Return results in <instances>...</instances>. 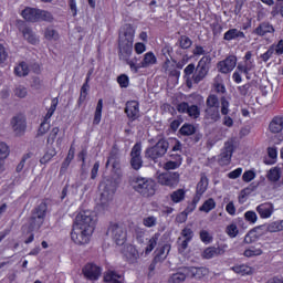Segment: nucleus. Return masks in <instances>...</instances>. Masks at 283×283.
Segmentation results:
<instances>
[{
	"mask_svg": "<svg viewBox=\"0 0 283 283\" xmlns=\"http://www.w3.org/2000/svg\"><path fill=\"white\" fill-rule=\"evenodd\" d=\"M125 114L132 123L140 118V104L137 101H130L126 103Z\"/></svg>",
	"mask_w": 283,
	"mask_h": 283,
	"instance_id": "obj_15",
	"label": "nucleus"
},
{
	"mask_svg": "<svg viewBox=\"0 0 283 283\" xmlns=\"http://www.w3.org/2000/svg\"><path fill=\"white\" fill-rule=\"evenodd\" d=\"M269 129L272 134H280L283 129V117L275 116L269 125Z\"/></svg>",
	"mask_w": 283,
	"mask_h": 283,
	"instance_id": "obj_24",
	"label": "nucleus"
},
{
	"mask_svg": "<svg viewBox=\"0 0 283 283\" xmlns=\"http://www.w3.org/2000/svg\"><path fill=\"white\" fill-rule=\"evenodd\" d=\"M254 178H255V172L252 170H247L242 176L243 182H251V180H253Z\"/></svg>",
	"mask_w": 283,
	"mask_h": 283,
	"instance_id": "obj_64",
	"label": "nucleus"
},
{
	"mask_svg": "<svg viewBox=\"0 0 283 283\" xmlns=\"http://www.w3.org/2000/svg\"><path fill=\"white\" fill-rule=\"evenodd\" d=\"M92 232L91 230H87L85 228H81V226H76L73 223V228L71 231V239L75 244H87L90 242V238H92Z\"/></svg>",
	"mask_w": 283,
	"mask_h": 283,
	"instance_id": "obj_7",
	"label": "nucleus"
},
{
	"mask_svg": "<svg viewBox=\"0 0 283 283\" xmlns=\"http://www.w3.org/2000/svg\"><path fill=\"white\" fill-rule=\"evenodd\" d=\"M167 149H169V142L166 139H159L155 146L148 147L145 150V158H147V160L158 163V159L163 158L165 154H167Z\"/></svg>",
	"mask_w": 283,
	"mask_h": 283,
	"instance_id": "obj_5",
	"label": "nucleus"
},
{
	"mask_svg": "<svg viewBox=\"0 0 283 283\" xmlns=\"http://www.w3.org/2000/svg\"><path fill=\"white\" fill-rule=\"evenodd\" d=\"M226 231L230 238H235L239 233L238 226H235V223L228 226Z\"/></svg>",
	"mask_w": 283,
	"mask_h": 283,
	"instance_id": "obj_59",
	"label": "nucleus"
},
{
	"mask_svg": "<svg viewBox=\"0 0 283 283\" xmlns=\"http://www.w3.org/2000/svg\"><path fill=\"white\" fill-rule=\"evenodd\" d=\"M61 132V129H59V127H53L49 134V137L46 139V145L48 146H53L54 142L56 140V136H59V133Z\"/></svg>",
	"mask_w": 283,
	"mask_h": 283,
	"instance_id": "obj_46",
	"label": "nucleus"
},
{
	"mask_svg": "<svg viewBox=\"0 0 283 283\" xmlns=\"http://www.w3.org/2000/svg\"><path fill=\"white\" fill-rule=\"evenodd\" d=\"M157 59L154 55V52H148L144 55L143 61L140 62V67H150V65H156Z\"/></svg>",
	"mask_w": 283,
	"mask_h": 283,
	"instance_id": "obj_27",
	"label": "nucleus"
},
{
	"mask_svg": "<svg viewBox=\"0 0 283 283\" xmlns=\"http://www.w3.org/2000/svg\"><path fill=\"white\" fill-rule=\"evenodd\" d=\"M44 39L48 41H59V32L52 28H46L44 31Z\"/></svg>",
	"mask_w": 283,
	"mask_h": 283,
	"instance_id": "obj_42",
	"label": "nucleus"
},
{
	"mask_svg": "<svg viewBox=\"0 0 283 283\" xmlns=\"http://www.w3.org/2000/svg\"><path fill=\"white\" fill-rule=\"evenodd\" d=\"M120 280H123V276L114 271H108L104 275V282L123 283V282H120Z\"/></svg>",
	"mask_w": 283,
	"mask_h": 283,
	"instance_id": "obj_30",
	"label": "nucleus"
},
{
	"mask_svg": "<svg viewBox=\"0 0 283 283\" xmlns=\"http://www.w3.org/2000/svg\"><path fill=\"white\" fill-rule=\"evenodd\" d=\"M198 129L192 124H184L181 128L179 129V134L181 136H193Z\"/></svg>",
	"mask_w": 283,
	"mask_h": 283,
	"instance_id": "obj_33",
	"label": "nucleus"
},
{
	"mask_svg": "<svg viewBox=\"0 0 283 283\" xmlns=\"http://www.w3.org/2000/svg\"><path fill=\"white\" fill-rule=\"evenodd\" d=\"M170 198L172 200V202H182V200H185V190L184 189H178L176 191H174L171 195H170Z\"/></svg>",
	"mask_w": 283,
	"mask_h": 283,
	"instance_id": "obj_45",
	"label": "nucleus"
},
{
	"mask_svg": "<svg viewBox=\"0 0 283 283\" xmlns=\"http://www.w3.org/2000/svg\"><path fill=\"white\" fill-rule=\"evenodd\" d=\"M54 156H56V149H54V147L48 148L44 156L40 159L41 165H46V163H50Z\"/></svg>",
	"mask_w": 283,
	"mask_h": 283,
	"instance_id": "obj_37",
	"label": "nucleus"
},
{
	"mask_svg": "<svg viewBox=\"0 0 283 283\" xmlns=\"http://www.w3.org/2000/svg\"><path fill=\"white\" fill-rule=\"evenodd\" d=\"M112 167L113 174H120V156L118 155V148L113 147L106 161V168Z\"/></svg>",
	"mask_w": 283,
	"mask_h": 283,
	"instance_id": "obj_14",
	"label": "nucleus"
},
{
	"mask_svg": "<svg viewBox=\"0 0 283 283\" xmlns=\"http://www.w3.org/2000/svg\"><path fill=\"white\" fill-rule=\"evenodd\" d=\"M187 277H189V276L187 275V272L185 271V268H182V271L174 273L169 277L168 282L169 283H182L187 280Z\"/></svg>",
	"mask_w": 283,
	"mask_h": 283,
	"instance_id": "obj_28",
	"label": "nucleus"
},
{
	"mask_svg": "<svg viewBox=\"0 0 283 283\" xmlns=\"http://www.w3.org/2000/svg\"><path fill=\"white\" fill-rule=\"evenodd\" d=\"M243 255H245V258H253L255 255H262V250L261 249H248L244 251Z\"/></svg>",
	"mask_w": 283,
	"mask_h": 283,
	"instance_id": "obj_62",
	"label": "nucleus"
},
{
	"mask_svg": "<svg viewBox=\"0 0 283 283\" xmlns=\"http://www.w3.org/2000/svg\"><path fill=\"white\" fill-rule=\"evenodd\" d=\"M193 44V42L191 41V39L187 35H181L179 39V45L181 50H189V48H191V45Z\"/></svg>",
	"mask_w": 283,
	"mask_h": 283,
	"instance_id": "obj_47",
	"label": "nucleus"
},
{
	"mask_svg": "<svg viewBox=\"0 0 283 283\" xmlns=\"http://www.w3.org/2000/svg\"><path fill=\"white\" fill-rule=\"evenodd\" d=\"M8 154H10L8 145L6 143H0V171H3V160L8 158Z\"/></svg>",
	"mask_w": 283,
	"mask_h": 283,
	"instance_id": "obj_36",
	"label": "nucleus"
},
{
	"mask_svg": "<svg viewBox=\"0 0 283 283\" xmlns=\"http://www.w3.org/2000/svg\"><path fill=\"white\" fill-rule=\"evenodd\" d=\"M90 74H87V77L85 80V83L81 87L80 98H78V105L82 103H85V98H87V92H90Z\"/></svg>",
	"mask_w": 283,
	"mask_h": 283,
	"instance_id": "obj_29",
	"label": "nucleus"
},
{
	"mask_svg": "<svg viewBox=\"0 0 283 283\" xmlns=\"http://www.w3.org/2000/svg\"><path fill=\"white\" fill-rule=\"evenodd\" d=\"M205 118L207 120H212L213 123H218V120H220V108L207 107L205 109Z\"/></svg>",
	"mask_w": 283,
	"mask_h": 283,
	"instance_id": "obj_26",
	"label": "nucleus"
},
{
	"mask_svg": "<svg viewBox=\"0 0 283 283\" xmlns=\"http://www.w3.org/2000/svg\"><path fill=\"white\" fill-rule=\"evenodd\" d=\"M256 211L261 218H271L273 216V203H261L256 207Z\"/></svg>",
	"mask_w": 283,
	"mask_h": 283,
	"instance_id": "obj_21",
	"label": "nucleus"
},
{
	"mask_svg": "<svg viewBox=\"0 0 283 283\" xmlns=\"http://www.w3.org/2000/svg\"><path fill=\"white\" fill-rule=\"evenodd\" d=\"M157 222H158V219H156V217L154 216L146 217L143 219L144 227H148V228L156 227Z\"/></svg>",
	"mask_w": 283,
	"mask_h": 283,
	"instance_id": "obj_54",
	"label": "nucleus"
},
{
	"mask_svg": "<svg viewBox=\"0 0 283 283\" xmlns=\"http://www.w3.org/2000/svg\"><path fill=\"white\" fill-rule=\"evenodd\" d=\"M244 38H245L244 32L238 29H230L223 35L224 41H235L237 39H244Z\"/></svg>",
	"mask_w": 283,
	"mask_h": 283,
	"instance_id": "obj_25",
	"label": "nucleus"
},
{
	"mask_svg": "<svg viewBox=\"0 0 283 283\" xmlns=\"http://www.w3.org/2000/svg\"><path fill=\"white\" fill-rule=\"evenodd\" d=\"M171 249L169 244H165L161 248L156 250V255H155V262H164L167 258V254H165V251H168Z\"/></svg>",
	"mask_w": 283,
	"mask_h": 283,
	"instance_id": "obj_31",
	"label": "nucleus"
},
{
	"mask_svg": "<svg viewBox=\"0 0 283 283\" xmlns=\"http://www.w3.org/2000/svg\"><path fill=\"white\" fill-rule=\"evenodd\" d=\"M157 180L159 185H163L164 187H170L171 189H174V187H178V182H180V174L166 171L160 174L157 177Z\"/></svg>",
	"mask_w": 283,
	"mask_h": 283,
	"instance_id": "obj_9",
	"label": "nucleus"
},
{
	"mask_svg": "<svg viewBox=\"0 0 283 283\" xmlns=\"http://www.w3.org/2000/svg\"><path fill=\"white\" fill-rule=\"evenodd\" d=\"M38 21H45L46 23H52V21H54V15L50 11L39 9Z\"/></svg>",
	"mask_w": 283,
	"mask_h": 283,
	"instance_id": "obj_35",
	"label": "nucleus"
},
{
	"mask_svg": "<svg viewBox=\"0 0 283 283\" xmlns=\"http://www.w3.org/2000/svg\"><path fill=\"white\" fill-rule=\"evenodd\" d=\"M106 235H111L117 247H123L127 242V228L123 224L111 223Z\"/></svg>",
	"mask_w": 283,
	"mask_h": 283,
	"instance_id": "obj_6",
	"label": "nucleus"
},
{
	"mask_svg": "<svg viewBox=\"0 0 283 283\" xmlns=\"http://www.w3.org/2000/svg\"><path fill=\"white\" fill-rule=\"evenodd\" d=\"M180 161H174V160H170V161H167L165 165H164V169L166 171H169L171 169H178V167H180Z\"/></svg>",
	"mask_w": 283,
	"mask_h": 283,
	"instance_id": "obj_63",
	"label": "nucleus"
},
{
	"mask_svg": "<svg viewBox=\"0 0 283 283\" xmlns=\"http://www.w3.org/2000/svg\"><path fill=\"white\" fill-rule=\"evenodd\" d=\"M39 10L36 8H25L22 11V17L25 19V21H30L31 23H38L39 22Z\"/></svg>",
	"mask_w": 283,
	"mask_h": 283,
	"instance_id": "obj_19",
	"label": "nucleus"
},
{
	"mask_svg": "<svg viewBox=\"0 0 283 283\" xmlns=\"http://www.w3.org/2000/svg\"><path fill=\"white\" fill-rule=\"evenodd\" d=\"M244 218L248 222H251L252 224H255V222H258V214L255 213V211H247L244 213Z\"/></svg>",
	"mask_w": 283,
	"mask_h": 283,
	"instance_id": "obj_58",
	"label": "nucleus"
},
{
	"mask_svg": "<svg viewBox=\"0 0 283 283\" xmlns=\"http://www.w3.org/2000/svg\"><path fill=\"white\" fill-rule=\"evenodd\" d=\"M160 238V233H155L151 239L148 241V245L146 248V254L151 253L153 249H156V245L158 244V240Z\"/></svg>",
	"mask_w": 283,
	"mask_h": 283,
	"instance_id": "obj_43",
	"label": "nucleus"
},
{
	"mask_svg": "<svg viewBox=\"0 0 283 283\" xmlns=\"http://www.w3.org/2000/svg\"><path fill=\"white\" fill-rule=\"evenodd\" d=\"M102 114H103V99H98L96 109H95L94 119H93V125H98V123H101Z\"/></svg>",
	"mask_w": 283,
	"mask_h": 283,
	"instance_id": "obj_38",
	"label": "nucleus"
},
{
	"mask_svg": "<svg viewBox=\"0 0 283 283\" xmlns=\"http://www.w3.org/2000/svg\"><path fill=\"white\" fill-rule=\"evenodd\" d=\"M233 156V145L231 143H226L223 151L220 154V164L229 165Z\"/></svg>",
	"mask_w": 283,
	"mask_h": 283,
	"instance_id": "obj_18",
	"label": "nucleus"
},
{
	"mask_svg": "<svg viewBox=\"0 0 283 283\" xmlns=\"http://www.w3.org/2000/svg\"><path fill=\"white\" fill-rule=\"evenodd\" d=\"M251 196V188H245L241 190L240 196H239V202L241 205H244L247 202V197Z\"/></svg>",
	"mask_w": 283,
	"mask_h": 283,
	"instance_id": "obj_61",
	"label": "nucleus"
},
{
	"mask_svg": "<svg viewBox=\"0 0 283 283\" xmlns=\"http://www.w3.org/2000/svg\"><path fill=\"white\" fill-rule=\"evenodd\" d=\"M198 65L200 67H208V70L211 69V55H205L199 62Z\"/></svg>",
	"mask_w": 283,
	"mask_h": 283,
	"instance_id": "obj_56",
	"label": "nucleus"
},
{
	"mask_svg": "<svg viewBox=\"0 0 283 283\" xmlns=\"http://www.w3.org/2000/svg\"><path fill=\"white\" fill-rule=\"evenodd\" d=\"M282 176L280 167H274L268 171L266 178L270 182H277Z\"/></svg>",
	"mask_w": 283,
	"mask_h": 283,
	"instance_id": "obj_32",
	"label": "nucleus"
},
{
	"mask_svg": "<svg viewBox=\"0 0 283 283\" xmlns=\"http://www.w3.org/2000/svg\"><path fill=\"white\" fill-rule=\"evenodd\" d=\"M235 65H238V57L235 55H229L224 60L218 62L217 69L221 74H229L235 70Z\"/></svg>",
	"mask_w": 283,
	"mask_h": 283,
	"instance_id": "obj_11",
	"label": "nucleus"
},
{
	"mask_svg": "<svg viewBox=\"0 0 283 283\" xmlns=\"http://www.w3.org/2000/svg\"><path fill=\"white\" fill-rule=\"evenodd\" d=\"M117 83L120 87H129V76H127V74H120L117 77Z\"/></svg>",
	"mask_w": 283,
	"mask_h": 283,
	"instance_id": "obj_52",
	"label": "nucleus"
},
{
	"mask_svg": "<svg viewBox=\"0 0 283 283\" xmlns=\"http://www.w3.org/2000/svg\"><path fill=\"white\" fill-rule=\"evenodd\" d=\"M140 57L139 56H135L132 60L126 61V64L129 65L130 70L134 72V74H138V71L140 69H143V66H140Z\"/></svg>",
	"mask_w": 283,
	"mask_h": 283,
	"instance_id": "obj_34",
	"label": "nucleus"
},
{
	"mask_svg": "<svg viewBox=\"0 0 283 283\" xmlns=\"http://www.w3.org/2000/svg\"><path fill=\"white\" fill-rule=\"evenodd\" d=\"M185 272L191 280H202V277L209 275V270L207 268L189 266L185 268Z\"/></svg>",
	"mask_w": 283,
	"mask_h": 283,
	"instance_id": "obj_17",
	"label": "nucleus"
},
{
	"mask_svg": "<svg viewBox=\"0 0 283 283\" xmlns=\"http://www.w3.org/2000/svg\"><path fill=\"white\" fill-rule=\"evenodd\" d=\"M221 103V114L222 116H227L229 114V102L227 101V97L222 96L220 98Z\"/></svg>",
	"mask_w": 283,
	"mask_h": 283,
	"instance_id": "obj_55",
	"label": "nucleus"
},
{
	"mask_svg": "<svg viewBox=\"0 0 283 283\" xmlns=\"http://www.w3.org/2000/svg\"><path fill=\"white\" fill-rule=\"evenodd\" d=\"M235 273H241V275H251V268L247 265H240L234 268Z\"/></svg>",
	"mask_w": 283,
	"mask_h": 283,
	"instance_id": "obj_60",
	"label": "nucleus"
},
{
	"mask_svg": "<svg viewBox=\"0 0 283 283\" xmlns=\"http://www.w3.org/2000/svg\"><path fill=\"white\" fill-rule=\"evenodd\" d=\"M253 85V82L247 83L242 86L238 87L239 94L241 96H249L251 94V86Z\"/></svg>",
	"mask_w": 283,
	"mask_h": 283,
	"instance_id": "obj_49",
	"label": "nucleus"
},
{
	"mask_svg": "<svg viewBox=\"0 0 283 283\" xmlns=\"http://www.w3.org/2000/svg\"><path fill=\"white\" fill-rule=\"evenodd\" d=\"M187 114L190 118H200V107L198 105H190L188 106Z\"/></svg>",
	"mask_w": 283,
	"mask_h": 283,
	"instance_id": "obj_48",
	"label": "nucleus"
},
{
	"mask_svg": "<svg viewBox=\"0 0 283 283\" xmlns=\"http://www.w3.org/2000/svg\"><path fill=\"white\" fill-rule=\"evenodd\" d=\"M275 29L269 22H262L259 27L253 31V34L258 36H264L265 34H273Z\"/></svg>",
	"mask_w": 283,
	"mask_h": 283,
	"instance_id": "obj_20",
	"label": "nucleus"
},
{
	"mask_svg": "<svg viewBox=\"0 0 283 283\" xmlns=\"http://www.w3.org/2000/svg\"><path fill=\"white\" fill-rule=\"evenodd\" d=\"M14 72L18 76H28V65L22 63L14 69Z\"/></svg>",
	"mask_w": 283,
	"mask_h": 283,
	"instance_id": "obj_57",
	"label": "nucleus"
},
{
	"mask_svg": "<svg viewBox=\"0 0 283 283\" xmlns=\"http://www.w3.org/2000/svg\"><path fill=\"white\" fill-rule=\"evenodd\" d=\"M135 33L136 31L132 24H125L119 31L118 57L119 61H124V63H127L128 59L132 56V52H134Z\"/></svg>",
	"mask_w": 283,
	"mask_h": 283,
	"instance_id": "obj_1",
	"label": "nucleus"
},
{
	"mask_svg": "<svg viewBox=\"0 0 283 283\" xmlns=\"http://www.w3.org/2000/svg\"><path fill=\"white\" fill-rule=\"evenodd\" d=\"M56 105H59V97H54L52 99V105L49 108L45 118H52V116H54V112H56Z\"/></svg>",
	"mask_w": 283,
	"mask_h": 283,
	"instance_id": "obj_53",
	"label": "nucleus"
},
{
	"mask_svg": "<svg viewBox=\"0 0 283 283\" xmlns=\"http://www.w3.org/2000/svg\"><path fill=\"white\" fill-rule=\"evenodd\" d=\"M48 216V199H43L38 206H35L29 218V229L31 231H39L45 222Z\"/></svg>",
	"mask_w": 283,
	"mask_h": 283,
	"instance_id": "obj_3",
	"label": "nucleus"
},
{
	"mask_svg": "<svg viewBox=\"0 0 283 283\" xmlns=\"http://www.w3.org/2000/svg\"><path fill=\"white\" fill-rule=\"evenodd\" d=\"M208 187H209V179L207 177H201L200 181L197 184L196 192L199 195H202L205 193V191H207Z\"/></svg>",
	"mask_w": 283,
	"mask_h": 283,
	"instance_id": "obj_41",
	"label": "nucleus"
},
{
	"mask_svg": "<svg viewBox=\"0 0 283 283\" xmlns=\"http://www.w3.org/2000/svg\"><path fill=\"white\" fill-rule=\"evenodd\" d=\"M12 129L15 136H23L25 134V117L23 115L14 116L11 119Z\"/></svg>",
	"mask_w": 283,
	"mask_h": 283,
	"instance_id": "obj_16",
	"label": "nucleus"
},
{
	"mask_svg": "<svg viewBox=\"0 0 283 283\" xmlns=\"http://www.w3.org/2000/svg\"><path fill=\"white\" fill-rule=\"evenodd\" d=\"M72 160H74V149L71 147L66 158L62 163V169H67V167H70V163H72Z\"/></svg>",
	"mask_w": 283,
	"mask_h": 283,
	"instance_id": "obj_51",
	"label": "nucleus"
},
{
	"mask_svg": "<svg viewBox=\"0 0 283 283\" xmlns=\"http://www.w3.org/2000/svg\"><path fill=\"white\" fill-rule=\"evenodd\" d=\"M266 229L270 231V233H277V231H283V221H274L270 223Z\"/></svg>",
	"mask_w": 283,
	"mask_h": 283,
	"instance_id": "obj_44",
	"label": "nucleus"
},
{
	"mask_svg": "<svg viewBox=\"0 0 283 283\" xmlns=\"http://www.w3.org/2000/svg\"><path fill=\"white\" fill-rule=\"evenodd\" d=\"M129 185L137 193L144 198H151L156 193V182L153 179L145 177H133L129 179Z\"/></svg>",
	"mask_w": 283,
	"mask_h": 283,
	"instance_id": "obj_2",
	"label": "nucleus"
},
{
	"mask_svg": "<svg viewBox=\"0 0 283 283\" xmlns=\"http://www.w3.org/2000/svg\"><path fill=\"white\" fill-rule=\"evenodd\" d=\"M207 74H209V69L205 66L197 65L195 74L192 75V81L198 85L201 81H205L207 77Z\"/></svg>",
	"mask_w": 283,
	"mask_h": 283,
	"instance_id": "obj_23",
	"label": "nucleus"
},
{
	"mask_svg": "<svg viewBox=\"0 0 283 283\" xmlns=\"http://www.w3.org/2000/svg\"><path fill=\"white\" fill-rule=\"evenodd\" d=\"M189 240L184 239L182 238H178L177 240V244H178V251L179 253H185V251H187V248L189 247Z\"/></svg>",
	"mask_w": 283,
	"mask_h": 283,
	"instance_id": "obj_50",
	"label": "nucleus"
},
{
	"mask_svg": "<svg viewBox=\"0 0 283 283\" xmlns=\"http://www.w3.org/2000/svg\"><path fill=\"white\" fill-rule=\"evenodd\" d=\"M73 224L94 233V229L96 227V212L92 210L80 211L78 214L75 217V221Z\"/></svg>",
	"mask_w": 283,
	"mask_h": 283,
	"instance_id": "obj_4",
	"label": "nucleus"
},
{
	"mask_svg": "<svg viewBox=\"0 0 283 283\" xmlns=\"http://www.w3.org/2000/svg\"><path fill=\"white\" fill-rule=\"evenodd\" d=\"M218 255H224V249L210 247L202 253V258H205V260H211V258H218Z\"/></svg>",
	"mask_w": 283,
	"mask_h": 283,
	"instance_id": "obj_22",
	"label": "nucleus"
},
{
	"mask_svg": "<svg viewBox=\"0 0 283 283\" xmlns=\"http://www.w3.org/2000/svg\"><path fill=\"white\" fill-rule=\"evenodd\" d=\"M143 144L136 143L130 150L129 165L134 171H139L143 167Z\"/></svg>",
	"mask_w": 283,
	"mask_h": 283,
	"instance_id": "obj_8",
	"label": "nucleus"
},
{
	"mask_svg": "<svg viewBox=\"0 0 283 283\" xmlns=\"http://www.w3.org/2000/svg\"><path fill=\"white\" fill-rule=\"evenodd\" d=\"M214 207H216V200H213V198H209L199 208V211H203L205 213H209V211H213Z\"/></svg>",
	"mask_w": 283,
	"mask_h": 283,
	"instance_id": "obj_39",
	"label": "nucleus"
},
{
	"mask_svg": "<svg viewBox=\"0 0 283 283\" xmlns=\"http://www.w3.org/2000/svg\"><path fill=\"white\" fill-rule=\"evenodd\" d=\"M206 106L212 108H220V99H218V95H209L206 101Z\"/></svg>",
	"mask_w": 283,
	"mask_h": 283,
	"instance_id": "obj_40",
	"label": "nucleus"
},
{
	"mask_svg": "<svg viewBox=\"0 0 283 283\" xmlns=\"http://www.w3.org/2000/svg\"><path fill=\"white\" fill-rule=\"evenodd\" d=\"M82 273L86 280H90L91 282H96L98 277H101V266L94 264V263H87L83 266Z\"/></svg>",
	"mask_w": 283,
	"mask_h": 283,
	"instance_id": "obj_12",
	"label": "nucleus"
},
{
	"mask_svg": "<svg viewBox=\"0 0 283 283\" xmlns=\"http://www.w3.org/2000/svg\"><path fill=\"white\" fill-rule=\"evenodd\" d=\"M116 193V188L112 185V181H108L104 185V189L101 193L99 202L102 207H107L112 200H114V195Z\"/></svg>",
	"mask_w": 283,
	"mask_h": 283,
	"instance_id": "obj_13",
	"label": "nucleus"
},
{
	"mask_svg": "<svg viewBox=\"0 0 283 283\" xmlns=\"http://www.w3.org/2000/svg\"><path fill=\"white\" fill-rule=\"evenodd\" d=\"M18 30L21 32L24 41L29 42L31 45H38L39 43V36H36V33L30 28L25 22L19 21L18 22Z\"/></svg>",
	"mask_w": 283,
	"mask_h": 283,
	"instance_id": "obj_10",
	"label": "nucleus"
}]
</instances>
